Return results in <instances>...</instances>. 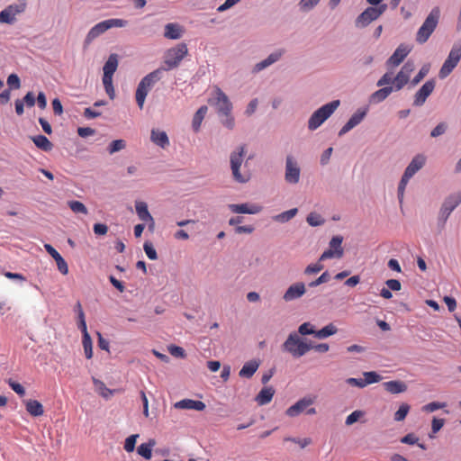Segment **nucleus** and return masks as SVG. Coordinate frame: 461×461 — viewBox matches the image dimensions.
Returning a JSON list of instances; mask_svg holds the SVG:
<instances>
[{"mask_svg": "<svg viewBox=\"0 0 461 461\" xmlns=\"http://www.w3.org/2000/svg\"><path fill=\"white\" fill-rule=\"evenodd\" d=\"M246 145H239L230 154V167L233 180L239 184H246L250 180L249 171L241 172V167L246 156Z\"/></svg>", "mask_w": 461, "mask_h": 461, "instance_id": "f257e3e1", "label": "nucleus"}, {"mask_svg": "<svg viewBox=\"0 0 461 461\" xmlns=\"http://www.w3.org/2000/svg\"><path fill=\"white\" fill-rule=\"evenodd\" d=\"M339 104V100H333L314 111L308 120V129L315 131L321 127L334 113Z\"/></svg>", "mask_w": 461, "mask_h": 461, "instance_id": "f03ea898", "label": "nucleus"}, {"mask_svg": "<svg viewBox=\"0 0 461 461\" xmlns=\"http://www.w3.org/2000/svg\"><path fill=\"white\" fill-rule=\"evenodd\" d=\"M128 24V21L119 18H111L102 21L93 26L85 39V45L90 44L95 39L104 33L111 28H122Z\"/></svg>", "mask_w": 461, "mask_h": 461, "instance_id": "7ed1b4c3", "label": "nucleus"}, {"mask_svg": "<svg viewBox=\"0 0 461 461\" xmlns=\"http://www.w3.org/2000/svg\"><path fill=\"white\" fill-rule=\"evenodd\" d=\"M440 15V11L438 7H434L425 21L423 22L422 25L420 27V29L417 32L416 34V41L417 42L423 44L425 43L432 32L435 31L438 23V19Z\"/></svg>", "mask_w": 461, "mask_h": 461, "instance_id": "20e7f679", "label": "nucleus"}, {"mask_svg": "<svg viewBox=\"0 0 461 461\" xmlns=\"http://www.w3.org/2000/svg\"><path fill=\"white\" fill-rule=\"evenodd\" d=\"M460 203L461 192L453 193L444 200L438 215V227L439 230L445 228L448 217Z\"/></svg>", "mask_w": 461, "mask_h": 461, "instance_id": "39448f33", "label": "nucleus"}, {"mask_svg": "<svg viewBox=\"0 0 461 461\" xmlns=\"http://www.w3.org/2000/svg\"><path fill=\"white\" fill-rule=\"evenodd\" d=\"M187 53V46L183 42L167 50L164 54L165 68H162V71L171 70L177 68Z\"/></svg>", "mask_w": 461, "mask_h": 461, "instance_id": "423d86ee", "label": "nucleus"}, {"mask_svg": "<svg viewBox=\"0 0 461 461\" xmlns=\"http://www.w3.org/2000/svg\"><path fill=\"white\" fill-rule=\"evenodd\" d=\"M461 59V45L454 44L451 48L447 58L444 61L442 67L439 69L438 77L441 79L448 77L455 68L457 66Z\"/></svg>", "mask_w": 461, "mask_h": 461, "instance_id": "0eeeda50", "label": "nucleus"}, {"mask_svg": "<svg viewBox=\"0 0 461 461\" xmlns=\"http://www.w3.org/2000/svg\"><path fill=\"white\" fill-rule=\"evenodd\" d=\"M343 237L340 235L333 236L329 242V249L320 257V261L330 258H341L344 255L342 248Z\"/></svg>", "mask_w": 461, "mask_h": 461, "instance_id": "6e6552de", "label": "nucleus"}, {"mask_svg": "<svg viewBox=\"0 0 461 461\" xmlns=\"http://www.w3.org/2000/svg\"><path fill=\"white\" fill-rule=\"evenodd\" d=\"M301 168L297 160L292 156L285 158V180L291 185H296L300 181Z\"/></svg>", "mask_w": 461, "mask_h": 461, "instance_id": "1a4fd4ad", "label": "nucleus"}, {"mask_svg": "<svg viewBox=\"0 0 461 461\" xmlns=\"http://www.w3.org/2000/svg\"><path fill=\"white\" fill-rule=\"evenodd\" d=\"M285 49L279 48V49L275 50L266 59L256 63L253 66L251 72L253 74H258V73L261 72L262 70L267 68L268 67L272 66L273 64L278 62L282 59V57L285 55Z\"/></svg>", "mask_w": 461, "mask_h": 461, "instance_id": "9d476101", "label": "nucleus"}, {"mask_svg": "<svg viewBox=\"0 0 461 461\" xmlns=\"http://www.w3.org/2000/svg\"><path fill=\"white\" fill-rule=\"evenodd\" d=\"M303 341V339L297 332H291L283 343V350L291 354L294 358H299V352H301Z\"/></svg>", "mask_w": 461, "mask_h": 461, "instance_id": "9b49d317", "label": "nucleus"}, {"mask_svg": "<svg viewBox=\"0 0 461 461\" xmlns=\"http://www.w3.org/2000/svg\"><path fill=\"white\" fill-rule=\"evenodd\" d=\"M315 399L316 397L312 395H306L299 399L294 404L286 409L285 414L291 418L299 416L315 402Z\"/></svg>", "mask_w": 461, "mask_h": 461, "instance_id": "f8f14e48", "label": "nucleus"}, {"mask_svg": "<svg viewBox=\"0 0 461 461\" xmlns=\"http://www.w3.org/2000/svg\"><path fill=\"white\" fill-rule=\"evenodd\" d=\"M435 86V79L427 80L415 93L413 97V105L416 107L422 106L425 104L427 98L433 93Z\"/></svg>", "mask_w": 461, "mask_h": 461, "instance_id": "ddd939ff", "label": "nucleus"}, {"mask_svg": "<svg viewBox=\"0 0 461 461\" xmlns=\"http://www.w3.org/2000/svg\"><path fill=\"white\" fill-rule=\"evenodd\" d=\"M214 104L217 109V113L219 115L228 114L232 111V104L230 101L227 95L220 88L216 87L214 91Z\"/></svg>", "mask_w": 461, "mask_h": 461, "instance_id": "4468645a", "label": "nucleus"}, {"mask_svg": "<svg viewBox=\"0 0 461 461\" xmlns=\"http://www.w3.org/2000/svg\"><path fill=\"white\" fill-rule=\"evenodd\" d=\"M368 112V107L359 108L357 110L355 113L349 118V120L345 123V125L339 130V136H343L351 131L353 128L357 126L366 116Z\"/></svg>", "mask_w": 461, "mask_h": 461, "instance_id": "2eb2a0df", "label": "nucleus"}, {"mask_svg": "<svg viewBox=\"0 0 461 461\" xmlns=\"http://www.w3.org/2000/svg\"><path fill=\"white\" fill-rule=\"evenodd\" d=\"M25 10V4L11 5L0 12V23L12 24L15 16Z\"/></svg>", "mask_w": 461, "mask_h": 461, "instance_id": "dca6fc26", "label": "nucleus"}, {"mask_svg": "<svg viewBox=\"0 0 461 461\" xmlns=\"http://www.w3.org/2000/svg\"><path fill=\"white\" fill-rule=\"evenodd\" d=\"M413 70L412 64L407 62L405 63L401 70L397 73V75L393 78V88L395 91L401 90L410 80L411 73Z\"/></svg>", "mask_w": 461, "mask_h": 461, "instance_id": "f3484780", "label": "nucleus"}, {"mask_svg": "<svg viewBox=\"0 0 461 461\" xmlns=\"http://www.w3.org/2000/svg\"><path fill=\"white\" fill-rule=\"evenodd\" d=\"M229 209L233 213L239 214H257L259 213L263 207L257 203H231L228 205Z\"/></svg>", "mask_w": 461, "mask_h": 461, "instance_id": "a211bd4d", "label": "nucleus"}, {"mask_svg": "<svg viewBox=\"0 0 461 461\" xmlns=\"http://www.w3.org/2000/svg\"><path fill=\"white\" fill-rule=\"evenodd\" d=\"M306 293L305 285L303 282L292 284L285 292L283 299L285 302H292L301 298Z\"/></svg>", "mask_w": 461, "mask_h": 461, "instance_id": "6ab92c4d", "label": "nucleus"}, {"mask_svg": "<svg viewBox=\"0 0 461 461\" xmlns=\"http://www.w3.org/2000/svg\"><path fill=\"white\" fill-rule=\"evenodd\" d=\"M411 51V48L405 44H400L392 56L387 59V67H397L404 59L408 56Z\"/></svg>", "mask_w": 461, "mask_h": 461, "instance_id": "aec40b11", "label": "nucleus"}, {"mask_svg": "<svg viewBox=\"0 0 461 461\" xmlns=\"http://www.w3.org/2000/svg\"><path fill=\"white\" fill-rule=\"evenodd\" d=\"M425 164L426 157L423 154H417L412 158V159L405 168L403 174L411 178L418 171H420L424 167Z\"/></svg>", "mask_w": 461, "mask_h": 461, "instance_id": "412c9836", "label": "nucleus"}, {"mask_svg": "<svg viewBox=\"0 0 461 461\" xmlns=\"http://www.w3.org/2000/svg\"><path fill=\"white\" fill-rule=\"evenodd\" d=\"M376 19H378V17L375 14V7L369 6L357 17L355 24L357 28H365Z\"/></svg>", "mask_w": 461, "mask_h": 461, "instance_id": "4be33fe9", "label": "nucleus"}, {"mask_svg": "<svg viewBox=\"0 0 461 461\" xmlns=\"http://www.w3.org/2000/svg\"><path fill=\"white\" fill-rule=\"evenodd\" d=\"M136 213L139 219L142 221L148 222L149 229H153L155 221L148 210V204L142 201L135 202Z\"/></svg>", "mask_w": 461, "mask_h": 461, "instance_id": "5701e85b", "label": "nucleus"}, {"mask_svg": "<svg viewBox=\"0 0 461 461\" xmlns=\"http://www.w3.org/2000/svg\"><path fill=\"white\" fill-rule=\"evenodd\" d=\"M44 249L54 258L60 273L67 275L68 273V267L61 255L50 244H45Z\"/></svg>", "mask_w": 461, "mask_h": 461, "instance_id": "b1692460", "label": "nucleus"}, {"mask_svg": "<svg viewBox=\"0 0 461 461\" xmlns=\"http://www.w3.org/2000/svg\"><path fill=\"white\" fill-rule=\"evenodd\" d=\"M175 408L185 410L203 411L205 409L204 402L192 399H184L175 403Z\"/></svg>", "mask_w": 461, "mask_h": 461, "instance_id": "393cba45", "label": "nucleus"}, {"mask_svg": "<svg viewBox=\"0 0 461 461\" xmlns=\"http://www.w3.org/2000/svg\"><path fill=\"white\" fill-rule=\"evenodd\" d=\"M150 140L157 146L166 149L169 146V139L164 131L152 129L150 132Z\"/></svg>", "mask_w": 461, "mask_h": 461, "instance_id": "a878e982", "label": "nucleus"}, {"mask_svg": "<svg viewBox=\"0 0 461 461\" xmlns=\"http://www.w3.org/2000/svg\"><path fill=\"white\" fill-rule=\"evenodd\" d=\"M260 365L258 360L253 359L246 362L239 372V375L242 378H250L257 372Z\"/></svg>", "mask_w": 461, "mask_h": 461, "instance_id": "bb28decb", "label": "nucleus"}, {"mask_svg": "<svg viewBox=\"0 0 461 461\" xmlns=\"http://www.w3.org/2000/svg\"><path fill=\"white\" fill-rule=\"evenodd\" d=\"M275 394V389L272 386L263 387L256 396V402L258 405H266L269 403Z\"/></svg>", "mask_w": 461, "mask_h": 461, "instance_id": "cd10ccee", "label": "nucleus"}, {"mask_svg": "<svg viewBox=\"0 0 461 461\" xmlns=\"http://www.w3.org/2000/svg\"><path fill=\"white\" fill-rule=\"evenodd\" d=\"M183 29L178 23H167L165 26L164 36L170 40H178L182 37Z\"/></svg>", "mask_w": 461, "mask_h": 461, "instance_id": "c85d7f7f", "label": "nucleus"}, {"mask_svg": "<svg viewBox=\"0 0 461 461\" xmlns=\"http://www.w3.org/2000/svg\"><path fill=\"white\" fill-rule=\"evenodd\" d=\"M162 74V68H158L153 70L152 72L146 75L140 82L149 90L153 87V86L160 80Z\"/></svg>", "mask_w": 461, "mask_h": 461, "instance_id": "c756f323", "label": "nucleus"}, {"mask_svg": "<svg viewBox=\"0 0 461 461\" xmlns=\"http://www.w3.org/2000/svg\"><path fill=\"white\" fill-rule=\"evenodd\" d=\"M394 90L393 86H384L374 92L370 96L371 103H381L385 100Z\"/></svg>", "mask_w": 461, "mask_h": 461, "instance_id": "7c9ffc66", "label": "nucleus"}, {"mask_svg": "<svg viewBox=\"0 0 461 461\" xmlns=\"http://www.w3.org/2000/svg\"><path fill=\"white\" fill-rule=\"evenodd\" d=\"M383 385L387 392L393 394L404 393L407 390L405 383L397 380L385 382Z\"/></svg>", "mask_w": 461, "mask_h": 461, "instance_id": "2f4dec72", "label": "nucleus"}, {"mask_svg": "<svg viewBox=\"0 0 461 461\" xmlns=\"http://www.w3.org/2000/svg\"><path fill=\"white\" fill-rule=\"evenodd\" d=\"M26 411L33 417L41 416L44 412L42 404L37 400H28L25 402Z\"/></svg>", "mask_w": 461, "mask_h": 461, "instance_id": "473e14b6", "label": "nucleus"}, {"mask_svg": "<svg viewBox=\"0 0 461 461\" xmlns=\"http://www.w3.org/2000/svg\"><path fill=\"white\" fill-rule=\"evenodd\" d=\"M208 111V107L206 105H202L194 113L192 120V128L194 131H199L201 128L202 122L203 121Z\"/></svg>", "mask_w": 461, "mask_h": 461, "instance_id": "72a5a7b5", "label": "nucleus"}, {"mask_svg": "<svg viewBox=\"0 0 461 461\" xmlns=\"http://www.w3.org/2000/svg\"><path fill=\"white\" fill-rule=\"evenodd\" d=\"M118 67L117 54H111L103 68L104 75L113 76Z\"/></svg>", "mask_w": 461, "mask_h": 461, "instance_id": "f704fd0d", "label": "nucleus"}, {"mask_svg": "<svg viewBox=\"0 0 461 461\" xmlns=\"http://www.w3.org/2000/svg\"><path fill=\"white\" fill-rule=\"evenodd\" d=\"M150 90L148 89L140 81L137 86V89H136V93H135V97H136V102H137V104L138 106L140 107V109H142L143 108V105H144V103H145V99L149 94Z\"/></svg>", "mask_w": 461, "mask_h": 461, "instance_id": "c9c22d12", "label": "nucleus"}, {"mask_svg": "<svg viewBox=\"0 0 461 461\" xmlns=\"http://www.w3.org/2000/svg\"><path fill=\"white\" fill-rule=\"evenodd\" d=\"M338 332V328L333 323H329L322 329L316 330L315 338L319 339H327Z\"/></svg>", "mask_w": 461, "mask_h": 461, "instance_id": "e433bc0d", "label": "nucleus"}, {"mask_svg": "<svg viewBox=\"0 0 461 461\" xmlns=\"http://www.w3.org/2000/svg\"><path fill=\"white\" fill-rule=\"evenodd\" d=\"M298 212L297 208H293L273 216V221L279 223H285L291 221Z\"/></svg>", "mask_w": 461, "mask_h": 461, "instance_id": "4c0bfd02", "label": "nucleus"}, {"mask_svg": "<svg viewBox=\"0 0 461 461\" xmlns=\"http://www.w3.org/2000/svg\"><path fill=\"white\" fill-rule=\"evenodd\" d=\"M32 141L35 144V146L39 149H41L43 151H50L52 149L51 142L48 140V138L44 135H37L32 137Z\"/></svg>", "mask_w": 461, "mask_h": 461, "instance_id": "58836bf2", "label": "nucleus"}, {"mask_svg": "<svg viewBox=\"0 0 461 461\" xmlns=\"http://www.w3.org/2000/svg\"><path fill=\"white\" fill-rule=\"evenodd\" d=\"M155 445L153 440H149L147 443H142L137 447V452L140 456L149 460L152 456V447Z\"/></svg>", "mask_w": 461, "mask_h": 461, "instance_id": "ea45409f", "label": "nucleus"}, {"mask_svg": "<svg viewBox=\"0 0 461 461\" xmlns=\"http://www.w3.org/2000/svg\"><path fill=\"white\" fill-rule=\"evenodd\" d=\"M306 221L310 226L318 227L323 225L325 220L321 214L313 212L307 215Z\"/></svg>", "mask_w": 461, "mask_h": 461, "instance_id": "a19ab883", "label": "nucleus"}, {"mask_svg": "<svg viewBox=\"0 0 461 461\" xmlns=\"http://www.w3.org/2000/svg\"><path fill=\"white\" fill-rule=\"evenodd\" d=\"M68 205L71 209V211L75 213H81L84 215H86L88 213V210L86 207V205L79 201H76V200L68 201Z\"/></svg>", "mask_w": 461, "mask_h": 461, "instance_id": "79ce46f5", "label": "nucleus"}, {"mask_svg": "<svg viewBox=\"0 0 461 461\" xmlns=\"http://www.w3.org/2000/svg\"><path fill=\"white\" fill-rule=\"evenodd\" d=\"M363 375V380L366 386L371 384L378 383L383 379L382 375L375 371L364 372Z\"/></svg>", "mask_w": 461, "mask_h": 461, "instance_id": "37998d69", "label": "nucleus"}, {"mask_svg": "<svg viewBox=\"0 0 461 461\" xmlns=\"http://www.w3.org/2000/svg\"><path fill=\"white\" fill-rule=\"evenodd\" d=\"M297 333L300 336L313 335L315 337L316 330L312 323L303 322L299 326Z\"/></svg>", "mask_w": 461, "mask_h": 461, "instance_id": "c03bdc74", "label": "nucleus"}, {"mask_svg": "<svg viewBox=\"0 0 461 461\" xmlns=\"http://www.w3.org/2000/svg\"><path fill=\"white\" fill-rule=\"evenodd\" d=\"M126 147V142L124 140H113L109 146H108V152L110 154H113L115 152H118Z\"/></svg>", "mask_w": 461, "mask_h": 461, "instance_id": "a18cd8bd", "label": "nucleus"}, {"mask_svg": "<svg viewBox=\"0 0 461 461\" xmlns=\"http://www.w3.org/2000/svg\"><path fill=\"white\" fill-rule=\"evenodd\" d=\"M82 343L86 357L90 359L93 357L92 339L90 335L83 336Z\"/></svg>", "mask_w": 461, "mask_h": 461, "instance_id": "49530a36", "label": "nucleus"}, {"mask_svg": "<svg viewBox=\"0 0 461 461\" xmlns=\"http://www.w3.org/2000/svg\"><path fill=\"white\" fill-rule=\"evenodd\" d=\"M321 0H300L298 5L301 11L309 12L312 10Z\"/></svg>", "mask_w": 461, "mask_h": 461, "instance_id": "de8ad7c7", "label": "nucleus"}, {"mask_svg": "<svg viewBox=\"0 0 461 461\" xmlns=\"http://www.w3.org/2000/svg\"><path fill=\"white\" fill-rule=\"evenodd\" d=\"M410 411V406L407 403H402L398 411L394 413V420L396 421L403 420Z\"/></svg>", "mask_w": 461, "mask_h": 461, "instance_id": "09e8293b", "label": "nucleus"}, {"mask_svg": "<svg viewBox=\"0 0 461 461\" xmlns=\"http://www.w3.org/2000/svg\"><path fill=\"white\" fill-rule=\"evenodd\" d=\"M221 117V124L229 129V130H232L235 126V120H234V117L232 116L231 113H228V114H222V115H219Z\"/></svg>", "mask_w": 461, "mask_h": 461, "instance_id": "8fccbe9b", "label": "nucleus"}, {"mask_svg": "<svg viewBox=\"0 0 461 461\" xmlns=\"http://www.w3.org/2000/svg\"><path fill=\"white\" fill-rule=\"evenodd\" d=\"M139 438L138 434L129 436L124 441V449L126 452L131 453L135 449L136 440Z\"/></svg>", "mask_w": 461, "mask_h": 461, "instance_id": "3c124183", "label": "nucleus"}, {"mask_svg": "<svg viewBox=\"0 0 461 461\" xmlns=\"http://www.w3.org/2000/svg\"><path fill=\"white\" fill-rule=\"evenodd\" d=\"M364 411H360V410H357V411H354L353 412H351L347 418H346V420H345V423L347 426H350L352 424H354L355 422H357L361 417L364 416Z\"/></svg>", "mask_w": 461, "mask_h": 461, "instance_id": "603ef678", "label": "nucleus"}, {"mask_svg": "<svg viewBox=\"0 0 461 461\" xmlns=\"http://www.w3.org/2000/svg\"><path fill=\"white\" fill-rule=\"evenodd\" d=\"M429 71V67L424 65L417 73V75L412 78L411 85L416 86L417 84H419L428 75Z\"/></svg>", "mask_w": 461, "mask_h": 461, "instance_id": "864d4df0", "label": "nucleus"}, {"mask_svg": "<svg viewBox=\"0 0 461 461\" xmlns=\"http://www.w3.org/2000/svg\"><path fill=\"white\" fill-rule=\"evenodd\" d=\"M447 130V124L446 122H439L438 124H437V126L435 128H433L430 131V136L432 138H437V137H439L441 135H443L444 133H446Z\"/></svg>", "mask_w": 461, "mask_h": 461, "instance_id": "5fc2aeb1", "label": "nucleus"}, {"mask_svg": "<svg viewBox=\"0 0 461 461\" xmlns=\"http://www.w3.org/2000/svg\"><path fill=\"white\" fill-rule=\"evenodd\" d=\"M393 73L391 71H387L384 74L381 78L377 81V86H388L387 85L393 83Z\"/></svg>", "mask_w": 461, "mask_h": 461, "instance_id": "6e6d98bb", "label": "nucleus"}, {"mask_svg": "<svg viewBox=\"0 0 461 461\" xmlns=\"http://www.w3.org/2000/svg\"><path fill=\"white\" fill-rule=\"evenodd\" d=\"M143 249H144V251H145L147 257L150 260H156L158 258L157 251L150 242L146 241L143 245Z\"/></svg>", "mask_w": 461, "mask_h": 461, "instance_id": "4d7b16f0", "label": "nucleus"}, {"mask_svg": "<svg viewBox=\"0 0 461 461\" xmlns=\"http://www.w3.org/2000/svg\"><path fill=\"white\" fill-rule=\"evenodd\" d=\"M330 274L328 271L323 272L317 279L309 283L310 287H316L321 284L327 283L330 280Z\"/></svg>", "mask_w": 461, "mask_h": 461, "instance_id": "13d9d810", "label": "nucleus"}, {"mask_svg": "<svg viewBox=\"0 0 461 461\" xmlns=\"http://www.w3.org/2000/svg\"><path fill=\"white\" fill-rule=\"evenodd\" d=\"M323 267H324L323 265L321 264L320 262H317V263H314V264H310L304 269V274L305 275L317 274L320 271H321L323 269Z\"/></svg>", "mask_w": 461, "mask_h": 461, "instance_id": "bf43d9fd", "label": "nucleus"}, {"mask_svg": "<svg viewBox=\"0 0 461 461\" xmlns=\"http://www.w3.org/2000/svg\"><path fill=\"white\" fill-rule=\"evenodd\" d=\"M8 384L19 396L25 395V389L21 384L10 379Z\"/></svg>", "mask_w": 461, "mask_h": 461, "instance_id": "052dcab7", "label": "nucleus"}, {"mask_svg": "<svg viewBox=\"0 0 461 461\" xmlns=\"http://www.w3.org/2000/svg\"><path fill=\"white\" fill-rule=\"evenodd\" d=\"M7 85L9 87L18 89L21 86V81L16 74H11L7 77Z\"/></svg>", "mask_w": 461, "mask_h": 461, "instance_id": "680f3d73", "label": "nucleus"}, {"mask_svg": "<svg viewBox=\"0 0 461 461\" xmlns=\"http://www.w3.org/2000/svg\"><path fill=\"white\" fill-rule=\"evenodd\" d=\"M446 404L438 402H432L423 406V410L428 412H433L438 409L445 407Z\"/></svg>", "mask_w": 461, "mask_h": 461, "instance_id": "e2e57ef3", "label": "nucleus"}, {"mask_svg": "<svg viewBox=\"0 0 461 461\" xmlns=\"http://www.w3.org/2000/svg\"><path fill=\"white\" fill-rule=\"evenodd\" d=\"M285 440L292 441L298 444L301 448H304L311 444L312 440L310 438H285Z\"/></svg>", "mask_w": 461, "mask_h": 461, "instance_id": "0e129e2a", "label": "nucleus"}, {"mask_svg": "<svg viewBox=\"0 0 461 461\" xmlns=\"http://www.w3.org/2000/svg\"><path fill=\"white\" fill-rule=\"evenodd\" d=\"M241 0H226L222 5H221L217 11L220 13L225 12L229 10L230 8L233 7L235 5L240 3Z\"/></svg>", "mask_w": 461, "mask_h": 461, "instance_id": "69168bd1", "label": "nucleus"}, {"mask_svg": "<svg viewBox=\"0 0 461 461\" xmlns=\"http://www.w3.org/2000/svg\"><path fill=\"white\" fill-rule=\"evenodd\" d=\"M400 441L403 444L414 445V444L418 443L419 438L415 434L409 433V434L405 435L404 437H402Z\"/></svg>", "mask_w": 461, "mask_h": 461, "instance_id": "338daca9", "label": "nucleus"}, {"mask_svg": "<svg viewBox=\"0 0 461 461\" xmlns=\"http://www.w3.org/2000/svg\"><path fill=\"white\" fill-rule=\"evenodd\" d=\"M168 350H169L170 354L173 355L174 357H181V358H184L185 357V350L181 347L170 346L168 348Z\"/></svg>", "mask_w": 461, "mask_h": 461, "instance_id": "774afa93", "label": "nucleus"}]
</instances>
